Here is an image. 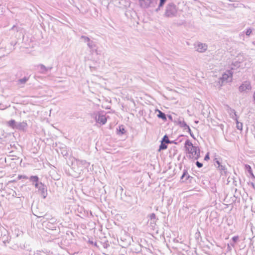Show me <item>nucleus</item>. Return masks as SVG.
<instances>
[{"label": "nucleus", "instance_id": "1", "mask_svg": "<svg viewBox=\"0 0 255 255\" xmlns=\"http://www.w3.org/2000/svg\"><path fill=\"white\" fill-rule=\"evenodd\" d=\"M185 148L189 154L190 158L194 160H197L200 157V149L199 147L193 146L192 143L188 139L185 141Z\"/></svg>", "mask_w": 255, "mask_h": 255}, {"label": "nucleus", "instance_id": "2", "mask_svg": "<svg viewBox=\"0 0 255 255\" xmlns=\"http://www.w3.org/2000/svg\"><path fill=\"white\" fill-rule=\"evenodd\" d=\"M29 180L33 183L35 187L37 188L40 195L45 199L47 195V189L46 186L39 182V178L37 176H31Z\"/></svg>", "mask_w": 255, "mask_h": 255}, {"label": "nucleus", "instance_id": "3", "mask_svg": "<svg viewBox=\"0 0 255 255\" xmlns=\"http://www.w3.org/2000/svg\"><path fill=\"white\" fill-rule=\"evenodd\" d=\"M178 12V7L173 2L168 3L165 6L163 16L165 17H176Z\"/></svg>", "mask_w": 255, "mask_h": 255}, {"label": "nucleus", "instance_id": "4", "mask_svg": "<svg viewBox=\"0 0 255 255\" xmlns=\"http://www.w3.org/2000/svg\"><path fill=\"white\" fill-rule=\"evenodd\" d=\"M92 118H94L97 123L101 125H105L107 122V118L103 113L97 112L92 115Z\"/></svg>", "mask_w": 255, "mask_h": 255}, {"label": "nucleus", "instance_id": "5", "mask_svg": "<svg viewBox=\"0 0 255 255\" xmlns=\"http://www.w3.org/2000/svg\"><path fill=\"white\" fill-rule=\"evenodd\" d=\"M233 76V72L232 70H228L226 72H225L223 75L222 77H221L219 79V85L220 86H222L223 83L224 82H231L232 80Z\"/></svg>", "mask_w": 255, "mask_h": 255}, {"label": "nucleus", "instance_id": "6", "mask_svg": "<svg viewBox=\"0 0 255 255\" xmlns=\"http://www.w3.org/2000/svg\"><path fill=\"white\" fill-rule=\"evenodd\" d=\"M252 86L251 83L249 81L244 82L239 88V90L240 92H245L247 90H251Z\"/></svg>", "mask_w": 255, "mask_h": 255}, {"label": "nucleus", "instance_id": "7", "mask_svg": "<svg viewBox=\"0 0 255 255\" xmlns=\"http://www.w3.org/2000/svg\"><path fill=\"white\" fill-rule=\"evenodd\" d=\"M37 68L40 73L44 74L50 71L52 69V67H46L43 64H40L37 65Z\"/></svg>", "mask_w": 255, "mask_h": 255}, {"label": "nucleus", "instance_id": "8", "mask_svg": "<svg viewBox=\"0 0 255 255\" xmlns=\"http://www.w3.org/2000/svg\"><path fill=\"white\" fill-rule=\"evenodd\" d=\"M140 5L143 8H147L153 3V0H139Z\"/></svg>", "mask_w": 255, "mask_h": 255}, {"label": "nucleus", "instance_id": "9", "mask_svg": "<svg viewBox=\"0 0 255 255\" xmlns=\"http://www.w3.org/2000/svg\"><path fill=\"white\" fill-rule=\"evenodd\" d=\"M207 45L205 43L199 42L196 46V50L199 52H204L207 49Z\"/></svg>", "mask_w": 255, "mask_h": 255}, {"label": "nucleus", "instance_id": "10", "mask_svg": "<svg viewBox=\"0 0 255 255\" xmlns=\"http://www.w3.org/2000/svg\"><path fill=\"white\" fill-rule=\"evenodd\" d=\"M216 163L218 165V168L220 171L221 174L223 175H226L227 168L225 167V166L222 165L218 160H217Z\"/></svg>", "mask_w": 255, "mask_h": 255}, {"label": "nucleus", "instance_id": "11", "mask_svg": "<svg viewBox=\"0 0 255 255\" xmlns=\"http://www.w3.org/2000/svg\"><path fill=\"white\" fill-rule=\"evenodd\" d=\"M27 124L26 122H22L20 123H16L15 129L19 130H24Z\"/></svg>", "mask_w": 255, "mask_h": 255}, {"label": "nucleus", "instance_id": "12", "mask_svg": "<svg viewBox=\"0 0 255 255\" xmlns=\"http://www.w3.org/2000/svg\"><path fill=\"white\" fill-rule=\"evenodd\" d=\"M178 124L181 128H183L184 130L187 129L188 132H190V127L186 124L184 121H179Z\"/></svg>", "mask_w": 255, "mask_h": 255}, {"label": "nucleus", "instance_id": "13", "mask_svg": "<svg viewBox=\"0 0 255 255\" xmlns=\"http://www.w3.org/2000/svg\"><path fill=\"white\" fill-rule=\"evenodd\" d=\"M87 45L92 51H97L96 44L93 41L90 40L89 43H87Z\"/></svg>", "mask_w": 255, "mask_h": 255}, {"label": "nucleus", "instance_id": "14", "mask_svg": "<svg viewBox=\"0 0 255 255\" xmlns=\"http://www.w3.org/2000/svg\"><path fill=\"white\" fill-rule=\"evenodd\" d=\"M149 217L151 220L150 224H152L151 226L153 227V226L155 225V222L156 220L155 214L154 213H152L149 215Z\"/></svg>", "mask_w": 255, "mask_h": 255}, {"label": "nucleus", "instance_id": "15", "mask_svg": "<svg viewBox=\"0 0 255 255\" xmlns=\"http://www.w3.org/2000/svg\"><path fill=\"white\" fill-rule=\"evenodd\" d=\"M167 0H159V3L157 8L155 9L156 12H158L160 10L161 8L163 6Z\"/></svg>", "mask_w": 255, "mask_h": 255}, {"label": "nucleus", "instance_id": "16", "mask_svg": "<svg viewBox=\"0 0 255 255\" xmlns=\"http://www.w3.org/2000/svg\"><path fill=\"white\" fill-rule=\"evenodd\" d=\"M245 169H246V171L250 174L251 176H252L254 178H255V177L254 175L252 168L250 165L246 164L245 165Z\"/></svg>", "mask_w": 255, "mask_h": 255}, {"label": "nucleus", "instance_id": "17", "mask_svg": "<svg viewBox=\"0 0 255 255\" xmlns=\"http://www.w3.org/2000/svg\"><path fill=\"white\" fill-rule=\"evenodd\" d=\"M189 177V176L187 174V172L184 170L182 175L181 177V180L184 182L187 180V179Z\"/></svg>", "mask_w": 255, "mask_h": 255}, {"label": "nucleus", "instance_id": "18", "mask_svg": "<svg viewBox=\"0 0 255 255\" xmlns=\"http://www.w3.org/2000/svg\"><path fill=\"white\" fill-rule=\"evenodd\" d=\"M157 111L158 112V114L157 115V117L159 118H160L163 120H166V115L165 114L162 112L161 111L157 110Z\"/></svg>", "mask_w": 255, "mask_h": 255}, {"label": "nucleus", "instance_id": "19", "mask_svg": "<svg viewBox=\"0 0 255 255\" xmlns=\"http://www.w3.org/2000/svg\"><path fill=\"white\" fill-rule=\"evenodd\" d=\"M77 163L78 165H83L85 167H88L89 164L86 160H78Z\"/></svg>", "mask_w": 255, "mask_h": 255}, {"label": "nucleus", "instance_id": "20", "mask_svg": "<svg viewBox=\"0 0 255 255\" xmlns=\"http://www.w3.org/2000/svg\"><path fill=\"white\" fill-rule=\"evenodd\" d=\"M8 125L12 128H15L16 123L14 120H11L8 122Z\"/></svg>", "mask_w": 255, "mask_h": 255}, {"label": "nucleus", "instance_id": "21", "mask_svg": "<svg viewBox=\"0 0 255 255\" xmlns=\"http://www.w3.org/2000/svg\"><path fill=\"white\" fill-rule=\"evenodd\" d=\"M235 120L236 121L237 128L239 130H242L243 129V124L242 123L239 122L237 118H235Z\"/></svg>", "mask_w": 255, "mask_h": 255}, {"label": "nucleus", "instance_id": "22", "mask_svg": "<svg viewBox=\"0 0 255 255\" xmlns=\"http://www.w3.org/2000/svg\"><path fill=\"white\" fill-rule=\"evenodd\" d=\"M231 117L233 119L235 120V118H237V116L236 115V113L235 110L231 109L230 112Z\"/></svg>", "mask_w": 255, "mask_h": 255}, {"label": "nucleus", "instance_id": "23", "mask_svg": "<svg viewBox=\"0 0 255 255\" xmlns=\"http://www.w3.org/2000/svg\"><path fill=\"white\" fill-rule=\"evenodd\" d=\"M162 141L163 142H164L165 143H171V140H170L169 139H168V137L167 136V135H165L163 138H162Z\"/></svg>", "mask_w": 255, "mask_h": 255}, {"label": "nucleus", "instance_id": "24", "mask_svg": "<svg viewBox=\"0 0 255 255\" xmlns=\"http://www.w3.org/2000/svg\"><path fill=\"white\" fill-rule=\"evenodd\" d=\"M80 39H82L83 41L87 43V44L91 40L88 37L84 35L81 36Z\"/></svg>", "mask_w": 255, "mask_h": 255}, {"label": "nucleus", "instance_id": "25", "mask_svg": "<svg viewBox=\"0 0 255 255\" xmlns=\"http://www.w3.org/2000/svg\"><path fill=\"white\" fill-rule=\"evenodd\" d=\"M125 129L124 128L123 126H120L119 127V129L118 130V133L119 134H123L125 132Z\"/></svg>", "mask_w": 255, "mask_h": 255}, {"label": "nucleus", "instance_id": "26", "mask_svg": "<svg viewBox=\"0 0 255 255\" xmlns=\"http://www.w3.org/2000/svg\"><path fill=\"white\" fill-rule=\"evenodd\" d=\"M167 148V146L166 144V143H165L162 141L161 144L159 146V150H164V149H166Z\"/></svg>", "mask_w": 255, "mask_h": 255}, {"label": "nucleus", "instance_id": "27", "mask_svg": "<svg viewBox=\"0 0 255 255\" xmlns=\"http://www.w3.org/2000/svg\"><path fill=\"white\" fill-rule=\"evenodd\" d=\"M239 237L238 236H234L232 238V240L233 241V243H231V246L234 247L235 246V243L237 242V241L238 240Z\"/></svg>", "mask_w": 255, "mask_h": 255}, {"label": "nucleus", "instance_id": "28", "mask_svg": "<svg viewBox=\"0 0 255 255\" xmlns=\"http://www.w3.org/2000/svg\"><path fill=\"white\" fill-rule=\"evenodd\" d=\"M28 80V78L26 77H24L22 79H20L18 80V82L20 84H24Z\"/></svg>", "mask_w": 255, "mask_h": 255}, {"label": "nucleus", "instance_id": "29", "mask_svg": "<svg viewBox=\"0 0 255 255\" xmlns=\"http://www.w3.org/2000/svg\"><path fill=\"white\" fill-rule=\"evenodd\" d=\"M252 30L251 28L248 29L246 32V35L250 36L251 33H252Z\"/></svg>", "mask_w": 255, "mask_h": 255}, {"label": "nucleus", "instance_id": "30", "mask_svg": "<svg viewBox=\"0 0 255 255\" xmlns=\"http://www.w3.org/2000/svg\"><path fill=\"white\" fill-rule=\"evenodd\" d=\"M196 165L199 168H201L203 166V164L199 161H197L196 162Z\"/></svg>", "mask_w": 255, "mask_h": 255}, {"label": "nucleus", "instance_id": "31", "mask_svg": "<svg viewBox=\"0 0 255 255\" xmlns=\"http://www.w3.org/2000/svg\"><path fill=\"white\" fill-rule=\"evenodd\" d=\"M209 159V153H208L204 157V160H208Z\"/></svg>", "mask_w": 255, "mask_h": 255}, {"label": "nucleus", "instance_id": "32", "mask_svg": "<svg viewBox=\"0 0 255 255\" xmlns=\"http://www.w3.org/2000/svg\"><path fill=\"white\" fill-rule=\"evenodd\" d=\"M18 178L19 179H21L22 178H25V179H28V178L26 176H22V175L19 176Z\"/></svg>", "mask_w": 255, "mask_h": 255}, {"label": "nucleus", "instance_id": "33", "mask_svg": "<svg viewBox=\"0 0 255 255\" xmlns=\"http://www.w3.org/2000/svg\"><path fill=\"white\" fill-rule=\"evenodd\" d=\"M231 244H228V246H227V248H228V250L229 251H231Z\"/></svg>", "mask_w": 255, "mask_h": 255}, {"label": "nucleus", "instance_id": "34", "mask_svg": "<svg viewBox=\"0 0 255 255\" xmlns=\"http://www.w3.org/2000/svg\"><path fill=\"white\" fill-rule=\"evenodd\" d=\"M190 135L193 138H195V137L193 135V134L192 133V132H191V130L190 129V132H189Z\"/></svg>", "mask_w": 255, "mask_h": 255}, {"label": "nucleus", "instance_id": "35", "mask_svg": "<svg viewBox=\"0 0 255 255\" xmlns=\"http://www.w3.org/2000/svg\"><path fill=\"white\" fill-rule=\"evenodd\" d=\"M250 184H251V185L252 186V187L253 188L255 189V184H254V183L251 182V183H250Z\"/></svg>", "mask_w": 255, "mask_h": 255}, {"label": "nucleus", "instance_id": "36", "mask_svg": "<svg viewBox=\"0 0 255 255\" xmlns=\"http://www.w3.org/2000/svg\"><path fill=\"white\" fill-rule=\"evenodd\" d=\"M171 143H176L175 141H171Z\"/></svg>", "mask_w": 255, "mask_h": 255}, {"label": "nucleus", "instance_id": "37", "mask_svg": "<svg viewBox=\"0 0 255 255\" xmlns=\"http://www.w3.org/2000/svg\"><path fill=\"white\" fill-rule=\"evenodd\" d=\"M254 99L255 101V91L254 94Z\"/></svg>", "mask_w": 255, "mask_h": 255}, {"label": "nucleus", "instance_id": "38", "mask_svg": "<svg viewBox=\"0 0 255 255\" xmlns=\"http://www.w3.org/2000/svg\"><path fill=\"white\" fill-rule=\"evenodd\" d=\"M174 242H178V240H176V239H174Z\"/></svg>", "mask_w": 255, "mask_h": 255}, {"label": "nucleus", "instance_id": "39", "mask_svg": "<svg viewBox=\"0 0 255 255\" xmlns=\"http://www.w3.org/2000/svg\"><path fill=\"white\" fill-rule=\"evenodd\" d=\"M169 119H171V116H169Z\"/></svg>", "mask_w": 255, "mask_h": 255}]
</instances>
